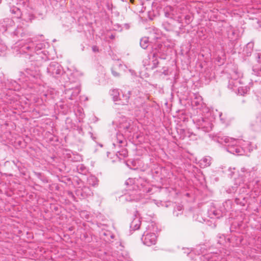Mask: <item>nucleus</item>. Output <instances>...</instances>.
Segmentation results:
<instances>
[{"label":"nucleus","instance_id":"4","mask_svg":"<svg viewBox=\"0 0 261 261\" xmlns=\"http://www.w3.org/2000/svg\"><path fill=\"white\" fill-rule=\"evenodd\" d=\"M10 11L11 13L13 14L15 17L17 18H19L22 17V18L25 21H31L32 19H33V16L32 15L29 14L28 17L27 16V13H24L23 11H21L20 9L16 6H12L10 8Z\"/></svg>","mask_w":261,"mask_h":261},{"label":"nucleus","instance_id":"6","mask_svg":"<svg viewBox=\"0 0 261 261\" xmlns=\"http://www.w3.org/2000/svg\"><path fill=\"white\" fill-rule=\"evenodd\" d=\"M9 98H7L8 99V100H6L5 102L7 103H12V98L10 97V96H9Z\"/></svg>","mask_w":261,"mask_h":261},{"label":"nucleus","instance_id":"5","mask_svg":"<svg viewBox=\"0 0 261 261\" xmlns=\"http://www.w3.org/2000/svg\"><path fill=\"white\" fill-rule=\"evenodd\" d=\"M18 4L25 7L27 6V0H18Z\"/></svg>","mask_w":261,"mask_h":261},{"label":"nucleus","instance_id":"8","mask_svg":"<svg viewBox=\"0 0 261 261\" xmlns=\"http://www.w3.org/2000/svg\"><path fill=\"white\" fill-rule=\"evenodd\" d=\"M93 50H94V51H98V48H97V47H95H95H93Z\"/></svg>","mask_w":261,"mask_h":261},{"label":"nucleus","instance_id":"2","mask_svg":"<svg viewBox=\"0 0 261 261\" xmlns=\"http://www.w3.org/2000/svg\"><path fill=\"white\" fill-rule=\"evenodd\" d=\"M20 86L15 81L6 79L4 76L0 77V91L4 94L8 90L18 91L20 89Z\"/></svg>","mask_w":261,"mask_h":261},{"label":"nucleus","instance_id":"1","mask_svg":"<svg viewBox=\"0 0 261 261\" xmlns=\"http://www.w3.org/2000/svg\"><path fill=\"white\" fill-rule=\"evenodd\" d=\"M6 31L13 33L18 37H24L16 42L13 46L17 55H23L26 58L33 62L31 66L25 70V73L23 74L28 78L40 79L41 73L38 67L49 59L48 52L45 50L49 46L48 43L41 42L35 44L28 37L30 35L26 33L24 29L18 26L15 29L14 21L10 18H5L0 21V55L4 54L7 48L2 39L3 34Z\"/></svg>","mask_w":261,"mask_h":261},{"label":"nucleus","instance_id":"11","mask_svg":"<svg viewBox=\"0 0 261 261\" xmlns=\"http://www.w3.org/2000/svg\"><path fill=\"white\" fill-rule=\"evenodd\" d=\"M1 127V125H0V127Z\"/></svg>","mask_w":261,"mask_h":261},{"label":"nucleus","instance_id":"10","mask_svg":"<svg viewBox=\"0 0 261 261\" xmlns=\"http://www.w3.org/2000/svg\"><path fill=\"white\" fill-rule=\"evenodd\" d=\"M1 2H2V0H0V3H1Z\"/></svg>","mask_w":261,"mask_h":261},{"label":"nucleus","instance_id":"3","mask_svg":"<svg viewBox=\"0 0 261 261\" xmlns=\"http://www.w3.org/2000/svg\"><path fill=\"white\" fill-rule=\"evenodd\" d=\"M47 73L53 77L58 78L63 73L62 67L56 62H52L47 68Z\"/></svg>","mask_w":261,"mask_h":261},{"label":"nucleus","instance_id":"7","mask_svg":"<svg viewBox=\"0 0 261 261\" xmlns=\"http://www.w3.org/2000/svg\"><path fill=\"white\" fill-rule=\"evenodd\" d=\"M150 237H151V236L147 235V236H146V237L145 238L146 243L148 244V245L153 243V242H151L150 244L148 243L147 240L149 239Z\"/></svg>","mask_w":261,"mask_h":261},{"label":"nucleus","instance_id":"9","mask_svg":"<svg viewBox=\"0 0 261 261\" xmlns=\"http://www.w3.org/2000/svg\"><path fill=\"white\" fill-rule=\"evenodd\" d=\"M134 0H130V2H131L132 3H133V2H134Z\"/></svg>","mask_w":261,"mask_h":261}]
</instances>
